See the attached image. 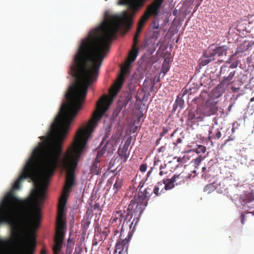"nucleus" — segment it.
Masks as SVG:
<instances>
[{
  "instance_id": "obj_1",
  "label": "nucleus",
  "mask_w": 254,
  "mask_h": 254,
  "mask_svg": "<svg viewBox=\"0 0 254 254\" xmlns=\"http://www.w3.org/2000/svg\"><path fill=\"white\" fill-rule=\"evenodd\" d=\"M43 152L40 142L0 203V224L12 226V236L21 243L18 254H30L36 245L34 232L41 215L40 209L34 204L45 199L48 187L42 178Z\"/></svg>"
},
{
  "instance_id": "obj_2",
  "label": "nucleus",
  "mask_w": 254,
  "mask_h": 254,
  "mask_svg": "<svg viewBox=\"0 0 254 254\" xmlns=\"http://www.w3.org/2000/svg\"><path fill=\"white\" fill-rule=\"evenodd\" d=\"M92 83H74L70 86L65 97L66 101L61 105L60 111L51 126L49 134L42 142V178L48 184V179L58 168L66 171L63 191L69 193L75 184L74 172L88 140L95 128V122L77 131L72 143L61 157L63 142L69 126L82 109L89 86Z\"/></svg>"
},
{
  "instance_id": "obj_3",
  "label": "nucleus",
  "mask_w": 254,
  "mask_h": 254,
  "mask_svg": "<svg viewBox=\"0 0 254 254\" xmlns=\"http://www.w3.org/2000/svg\"><path fill=\"white\" fill-rule=\"evenodd\" d=\"M130 64H127L121 68V73L119 75L117 81L113 88L110 91L109 93L112 96L110 97L107 95L102 96L96 104V109L92 114L91 119L89 121L91 123V121L95 122V126L97 127L98 122L103 116L104 113L108 109V108L113 101V98L116 96L121 88L125 81V74L128 73Z\"/></svg>"
},
{
  "instance_id": "obj_4",
  "label": "nucleus",
  "mask_w": 254,
  "mask_h": 254,
  "mask_svg": "<svg viewBox=\"0 0 254 254\" xmlns=\"http://www.w3.org/2000/svg\"><path fill=\"white\" fill-rule=\"evenodd\" d=\"M147 204L145 201L142 200L136 196L130 201L126 211L129 215V220L133 218L129 224V229H132V231L134 230Z\"/></svg>"
},
{
  "instance_id": "obj_5",
  "label": "nucleus",
  "mask_w": 254,
  "mask_h": 254,
  "mask_svg": "<svg viewBox=\"0 0 254 254\" xmlns=\"http://www.w3.org/2000/svg\"><path fill=\"white\" fill-rule=\"evenodd\" d=\"M128 213L125 210H117L114 212L110 220L109 225L115 228V235L121 232V234L124 230V228L129 227V220Z\"/></svg>"
},
{
  "instance_id": "obj_6",
  "label": "nucleus",
  "mask_w": 254,
  "mask_h": 254,
  "mask_svg": "<svg viewBox=\"0 0 254 254\" xmlns=\"http://www.w3.org/2000/svg\"><path fill=\"white\" fill-rule=\"evenodd\" d=\"M236 73V71L230 69V67L226 64L222 66L220 68V74L223 75V78L218 86H226L232 84V81Z\"/></svg>"
},
{
  "instance_id": "obj_7",
  "label": "nucleus",
  "mask_w": 254,
  "mask_h": 254,
  "mask_svg": "<svg viewBox=\"0 0 254 254\" xmlns=\"http://www.w3.org/2000/svg\"><path fill=\"white\" fill-rule=\"evenodd\" d=\"M130 239V235L125 239H119L116 244L114 252L118 253V254H127Z\"/></svg>"
},
{
  "instance_id": "obj_8",
  "label": "nucleus",
  "mask_w": 254,
  "mask_h": 254,
  "mask_svg": "<svg viewBox=\"0 0 254 254\" xmlns=\"http://www.w3.org/2000/svg\"><path fill=\"white\" fill-rule=\"evenodd\" d=\"M164 0H154L147 8L146 12L149 16H157L159 14L160 8Z\"/></svg>"
},
{
  "instance_id": "obj_9",
  "label": "nucleus",
  "mask_w": 254,
  "mask_h": 254,
  "mask_svg": "<svg viewBox=\"0 0 254 254\" xmlns=\"http://www.w3.org/2000/svg\"><path fill=\"white\" fill-rule=\"evenodd\" d=\"M203 115L198 116L197 114L194 115V117L199 119V121H202L204 117L210 116L216 113L218 110V107L216 104H212L208 106L203 107Z\"/></svg>"
},
{
  "instance_id": "obj_10",
  "label": "nucleus",
  "mask_w": 254,
  "mask_h": 254,
  "mask_svg": "<svg viewBox=\"0 0 254 254\" xmlns=\"http://www.w3.org/2000/svg\"><path fill=\"white\" fill-rule=\"evenodd\" d=\"M145 0H119V5H127L129 8L136 9L143 5Z\"/></svg>"
},
{
  "instance_id": "obj_11",
  "label": "nucleus",
  "mask_w": 254,
  "mask_h": 254,
  "mask_svg": "<svg viewBox=\"0 0 254 254\" xmlns=\"http://www.w3.org/2000/svg\"><path fill=\"white\" fill-rule=\"evenodd\" d=\"M129 143L126 142L122 147L120 146L118 150V154L124 162H126L129 155V151L128 148Z\"/></svg>"
},
{
  "instance_id": "obj_12",
  "label": "nucleus",
  "mask_w": 254,
  "mask_h": 254,
  "mask_svg": "<svg viewBox=\"0 0 254 254\" xmlns=\"http://www.w3.org/2000/svg\"><path fill=\"white\" fill-rule=\"evenodd\" d=\"M153 194V186H148L145 188L143 190H139L137 196L139 198H140L142 200L145 201L147 203L148 198Z\"/></svg>"
},
{
  "instance_id": "obj_13",
  "label": "nucleus",
  "mask_w": 254,
  "mask_h": 254,
  "mask_svg": "<svg viewBox=\"0 0 254 254\" xmlns=\"http://www.w3.org/2000/svg\"><path fill=\"white\" fill-rule=\"evenodd\" d=\"M64 237V235H61L59 232L58 234H56L54 239L55 244L53 248L54 254H58L61 251L62 247Z\"/></svg>"
},
{
  "instance_id": "obj_14",
  "label": "nucleus",
  "mask_w": 254,
  "mask_h": 254,
  "mask_svg": "<svg viewBox=\"0 0 254 254\" xmlns=\"http://www.w3.org/2000/svg\"><path fill=\"white\" fill-rule=\"evenodd\" d=\"M138 51V49L137 46H132L131 51L129 52L128 58L126 61L127 64H130L135 60L137 56Z\"/></svg>"
},
{
  "instance_id": "obj_15",
  "label": "nucleus",
  "mask_w": 254,
  "mask_h": 254,
  "mask_svg": "<svg viewBox=\"0 0 254 254\" xmlns=\"http://www.w3.org/2000/svg\"><path fill=\"white\" fill-rule=\"evenodd\" d=\"M105 240L104 236L101 234V231L98 228L95 229L94 239L92 242L93 246H97L99 242Z\"/></svg>"
},
{
  "instance_id": "obj_16",
  "label": "nucleus",
  "mask_w": 254,
  "mask_h": 254,
  "mask_svg": "<svg viewBox=\"0 0 254 254\" xmlns=\"http://www.w3.org/2000/svg\"><path fill=\"white\" fill-rule=\"evenodd\" d=\"M185 174V172H182L178 175H174L173 176V178L175 180L176 185H181L185 182L188 178V177Z\"/></svg>"
},
{
  "instance_id": "obj_17",
  "label": "nucleus",
  "mask_w": 254,
  "mask_h": 254,
  "mask_svg": "<svg viewBox=\"0 0 254 254\" xmlns=\"http://www.w3.org/2000/svg\"><path fill=\"white\" fill-rule=\"evenodd\" d=\"M69 194V193L63 191L61 197L59 200L58 208H60L61 209H63V208L64 209Z\"/></svg>"
},
{
  "instance_id": "obj_18",
  "label": "nucleus",
  "mask_w": 254,
  "mask_h": 254,
  "mask_svg": "<svg viewBox=\"0 0 254 254\" xmlns=\"http://www.w3.org/2000/svg\"><path fill=\"white\" fill-rule=\"evenodd\" d=\"M228 47L226 46H223L221 47H217L214 49L215 55L218 57L223 56V55H226L228 51Z\"/></svg>"
},
{
  "instance_id": "obj_19",
  "label": "nucleus",
  "mask_w": 254,
  "mask_h": 254,
  "mask_svg": "<svg viewBox=\"0 0 254 254\" xmlns=\"http://www.w3.org/2000/svg\"><path fill=\"white\" fill-rule=\"evenodd\" d=\"M164 184V189L165 190H169L173 188L175 186V180L173 177L171 179H167L163 180Z\"/></svg>"
},
{
  "instance_id": "obj_20",
  "label": "nucleus",
  "mask_w": 254,
  "mask_h": 254,
  "mask_svg": "<svg viewBox=\"0 0 254 254\" xmlns=\"http://www.w3.org/2000/svg\"><path fill=\"white\" fill-rule=\"evenodd\" d=\"M65 225V223L64 220L57 219V228L56 234H58L59 232L61 235H64V229Z\"/></svg>"
},
{
  "instance_id": "obj_21",
  "label": "nucleus",
  "mask_w": 254,
  "mask_h": 254,
  "mask_svg": "<svg viewBox=\"0 0 254 254\" xmlns=\"http://www.w3.org/2000/svg\"><path fill=\"white\" fill-rule=\"evenodd\" d=\"M213 129V127H211L209 129V131H208L209 134H208V139L209 140H211L212 139H215V138L219 139L221 137V133L220 131H219V130H217V132L215 135L212 134Z\"/></svg>"
},
{
  "instance_id": "obj_22",
  "label": "nucleus",
  "mask_w": 254,
  "mask_h": 254,
  "mask_svg": "<svg viewBox=\"0 0 254 254\" xmlns=\"http://www.w3.org/2000/svg\"><path fill=\"white\" fill-rule=\"evenodd\" d=\"M170 162H169L167 164H164V165H161L160 167V172L159 175L162 176L164 175L168 174L169 172H171V170H169V164Z\"/></svg>"
},
{
  "instance_id": "obj_23",
  "label": "nucleus",
  "mask_w": 254,
  "mask_h": 254,
  "mask_svg": "<svg viewBox=\"0 0 254 254\" xmlns=\"http://www.w3.org/2000/svg\"><path fill=\"white\" fill-rule=\"evenodd\" d=\"M203 56H205V58H208V59H213V61L215 59L214 57L216 55H215L214 49L210 47L208 50L204 52Z\"/></svg>"
},
{
  "instance_id": "obj_24",
  "label": "nucleus",
  "mask_w": 254,
  "mask_h": 254,
  "mask_svg": "<svg viewBox=\"0 0 254 254\" xmlns=\"http://www.w3.org/2000/svg\"><path fill=\"white\" fill-rule=\"evenodd\" d=\"M91 172L94 174L99 175L100 173V169L99 164L93 163L91 167Z\"/></svg>"
},
{
  "instance_id": "obj_25",
  "label": "nucleus",
  "mask_w": 254,
  "mask_h": 254,
  "mask_svg": "<svg viewBox=\"0 0 254 254\" xmlns=\"http://www.w3.org/2000/svg\"><path fill=\"white\" fill-rule=\"evenodd\" d=\"M122 184V179L117 178L116 182L113 186V189L115 190V193H116L118 191L119 189L121 188Z\"/></svg>"
},
{
  "instance_id": "obj_26",
  "label": "nucleus",
  "mask_w": 254,
  "mask_h": 254,
  "mask_svg": "<svg viewBox=\"0 0 254 254\" xmlns=\"http://www.w3.org/2000/svg\"><path fill=\"white\" fill-rule=\"evenodd\" d=\"M215 190V187L213 184H209L205 186L203 189V191L206 192L207 194H209L214 191Z\"/></svg>"
},
{
  "instance_id": "obj_27",
  "label": "nucleus",
  "mask_w": 254,
  "mask_h": 254,
  "mask_svg": "<svg viewBox=\"0 0 254 254\" xmlns=\"http://www.w3.org/2000/svg\"><path fill=\"white\" fill-rule=\"evenodd\" d=\"M149 15L146 12L144 13V14L141 16L138 24H141L144 26V23L148 20L149 17Z\"/></svg>"
},
{
  "instance_id": "obj_28",
  "label": "nucleus",
  "mask_w": 254,
  "mask_h": 254,
  "mask_svg": "<svg viewBox=\"0 0 254 254\" xmlns=\"http://www.w3.org/2000/svg\"><path fill=\"white\" fill-rule=\"evenodd\" d=\"M212 61L213 59H208V58H205V56H203V57L202 58L200 62V64L202 66H204Z\"/></svg>"
},
{
  "instance_id": "obj_29",
  "label": "nucleus",
  "mask_w": 254,
  "mask_h": 254,
  "mask_svg": "<svg viewBox=\"0 0 254 254\" xmlns=\"http://www.w3.org/2000/svg\"><path fill=\"white\" fill-rule=\"evenodd\" d=\"M180 95H178L177 98L176 100V104L177 106H179L180 107H183L184 104V101L182 98V97H180Z\"/></svg>"
},
{
  "instance_id": "obj_30",
  "label": "nucleus",
  "mask_w": 254,
  "mask_h": 254,
  "mask_svg": "<svg viewBox=\"0 0 254 254\" xmlns=\"http://www.w3.org/2000/svg\"><path fill=\"white\" fill-rule=\"evenodd\" d=\"M206 151V147L205 146L201 145H199L195 149V152L196 153H204Z\"/></svg>"
},
{
  "instance_id": "obj_31",
  "label": "nucleus",
  "mask_w": 254,
  "mask_h": 254,
  "mask_svg": "<svg viewBox=\"0 0 254 254\" xmlns=\"http://www.w3.org/2000/svg\"><path fill=\"white\" fill-rule=\"evenodd\" d=\"M199 111V110L197 108V109L195 111V112L193 113H191L189 115V119L190 120H199L198 118L194 117V115L196 114L197 115L198 112Z\"/></svg>"
},
{
  "instance_id": "obj_32",
  "label": "nucleus",
  "mask_w": 254,
  "mask_h": 254,
  "mask_svg": "<svg viewBox=\"0 0 254 254\" xmlns=\"http://www.w3.org/2000/svg\"><path fill=\"white\" fill-rule=\"evenodd\" d=\"M64 208H63V209H60V208H58V215L57 219L64 220Z\"/></svg>"
},
{
  "instance_id": "obj_33",
  "label": "nucleus",
  "mask_w": 254,
  "mask_h": 254,
  "mask_svg": "<svg viewBox=\"0 0 254 254\" xmlns=\"http://www.w3.org/2000/svg\"><path fill=\"white\" fill-rule=\"evenodd\" d=\"M110 229L108 227H105L104 230L101 232V234L104 236V239H106V237L108 236L110 233Z\"/></svg>"
},
{
  "instance_id": "obj_34",
  "label": "nucleus",
  "mask_w": 254,
  "mask_h": 254,
  "mask_svg": "<svg viewBox=\"0 0 254 254\" xmlns=\"http://www.w3.org/2000/svg\"><path fill=\"white\" fill-rule=\"evenodd\" d=\"M202 161V158L200 156L196 157L195 159H193L192 162L193 163L194 165L198 166Z\"/></svg>"
},
{
  "instance_id": "obj_35",
  "label": "nucleus",
  "mask_w": 254,
  "mask_h": 254,
  "mask_svg": "<svg viewBox=\"0 0 254 254\" xmlns=\"http://www.w3.org/2000/svg\"><path fill=\"white\" fill-rule=\"evenodd\" d=\"M139 34H140V33H137V32H136V33L135 34L134 38H133V46H137V45L138 44V38L139 37Z\"/></svg>"
},
{
  "instance_id": "obj_36",
  "label": "nucleus",
  "mask_w": 254,
  "mask_h": 254,
  "mask_svg": "<svg viewBox=\"0 0 254 254\" xmlns=\"http://www.w3.org/2000/svg\"><path fill=\"white\" fill-rule=\"evenodd\" d=\"M159 190L160 188H159V187H153V193H154L156 196H158L162 193L160 192V191L159 192Z\"/></svg>"
},
{
  "instance_id": "obj_37",
  "label": "nucleus",
  "mask_w": 254,
  "mask_h": 254,
  "mask_svg": "<svg viewBox=\"0 0 254 254\" xmlns=\"http://www.w3.org/2000/svg\"><path fill=\"white\" fill-rule=\"evenodd\" d=\"M156 187H159V188H160V192H164L163 191L164 189V181L163 182H160L157 183V185L155 186Z\"/></svg>"
},
{
  "instance_id": "obj_38",
  "label": "nucleus",
  "mask_w": 254,
  "mask_h": 254,
  "mask_svg": "<svg viewBox=\"0 0 254 254\" xmlns=\"http://www.w3.org/2000/svg\"><path fill=\"white\" fill-rule=\"evenodd\" d=\"M147 165L146 164H142L139 167V170L141 172H145L147 169Z\"/></svg>"
},
{
  "instance_id": "obj_39",
  "label": "nucleus",
  "mask_w": 254,
  "mask_h": 254,
  "mask_svg": "<svg viewBox=\"0 0 254 254\" xmlns=\"http://www.w3.org/2000/svg\"><path fill=\"white\" fill-rule=\"evenodd\" d=\"M240 88V87L239 86H238V87L232 86L231 88V89L233 93H236L238 91V90H239Z\"/></svg>"
},
{
  "instance_id": "obj_40",
  "label": "nucleus",
  "mask_w": 254,
  "mask_h": 254,
  "mask_svg": "<svg viewBox=\"0 0 254 254\" xmlns=\"http://www.w3.org/2000/svg\"><path fill=\"white\" fill-rule=\"evenodd\" d=\"M105 150L103 148L100 151L98 152L97 156H98L101 158L103 156V155L105 153Z\"/></svg>"
},
{
  "instance_id": "obj_41",
  "label": "nucleus",
  "mask_w": 254,
  "mask_h": 254,
  "mask_svg": "<svg viewBox=\"0 0 254 254\" xmlns=\"http://www.w3.org/2000/svg\"><path fill=\"white\" fill-rule=\"evenodd\" d=\"M168 132V129L165 128V127L163 128L162 131L160 133L161 137L163 136L165 134H166Z\"/></svg>"
},
{
  "instance_id": "obj_42",
  "label": "nucleus",
  "mask_w": 254,
  "mask_h": 254,
  "mask_svg": "<svg viewBox=\"0 0 254 254\" xmlns=\"http://www.w3.org/2000/svg\"><path fill=\"white\" fill-rule=\"evenodd\" d=\"M245 214H242L240 216V220H241V223L243 225H244L245 224Z\"/></svg>"
},
{
  "instance_id": "obj_43",
  "label": "nucleus",
  "mask_w": 254,
  "mask_h": 254,
  "mask_svg": "<svg viewBox=\"0 0 254 254\" xmlns=\"http://www.w3.org/2000/svg\"><path fill=\"white\" fill-rule=\"evenodd\" d=\"M143 27V25H142L141 24H138L137 29L136 32L140 33V32H141Z\"/></svg>"
},
{
  "instance_id": "obj_44",
  "label": "nucleus",
  "mask_w": 254,
  "mask_h": 254,
  "mask_svg": "<svg viewBox=\"0 0 254 254\" xmlns=\"http://www.w3.org/2000/svg\"><path fill=\"white\" fill-rule=\"evenodd\" d=\"M238 66V64L234 63L232 64L230 66H228V67H230V69H233L236 67H237Z\"/></svg>"
},
{
  "instance_id": "obj_45",
  "label": "nucleus",
  "mask_w": 254,
  "mask_h": 254,
  "mask_svg": "<svg viewBox=\"0 0 254 254\" xmlns=\"http://www.w3.org/2000/svg\"><path fill=\"white\" fill-rule=\"evenodd\" d=\"M100 204L98 203H96L94 205V210H99L100 209Z\"/></svg>"
},
{
  "instance_id": "obj_46",
  "label": "nucleus",
  "mask_w": 254,
  "mask_h": 254,
  "mask_svg": "<svg viewBox=\"0 0 254 254\" xmlns=\"http://www.w3.org/2000/svg\"><path fill=\"white\" fill-rule=\"evenodd\" d=\"M100 158H101L100 157L97 156L95 159L94 163H96L97 164H99L100 162Z\"/></svg>"
},
{
  "instance_id": "obj_47",
  "label": "nucleus",
  "mask_w": 254,
  "mask_h": 254,
  "mask_svg": "<svg viewBox=\"0 0 254 254\" xmlns=\"http://www.w3.org/2000/svg\"><path fill=\"white\" fill-rule=\"evenodd\" d=\"M199 110V111L197 113V115L199 116V115H203V110H201L200 108H197Z\"/></svg>"
},
{
  "instance_id": "obj_48",
  "label": "nucleus",
  "mask_w": 254,
  "mask_h": 254,
  "mask_svg": "<svg viewBox=\"0 0 254 254\" xmlns=\"http://www.w3.org/2000/svg\"><path fill=\"white\" fill-rule=\"evenodd\" d=\"M182 142V139L181 138H179L177 139L176 142L175 143V144H177Z\"/></svg>"
},
{
  "instance_id": "obj_49",
  "label": "nucleus",
  "mask_w": 254,
  "mask_h": 254,
  "mask_svg": "<svg viewBox=\"0 0 254 254\" xmlns=\"http://www.w3.org/2000/svg\"><path fill=\"white\" fill-rule=\"evenodd\" d=\"M239 82H240V84L238 86H239L240 87L243 84V82L242 81V79H238V80H237Z\"/></svg>"
},
{
  "instance_id": "obj_50",
  "label": "nucleus",
  "mask_w": 254,
  "mask_h": 254,
  "mask_svg": "<svg viewBox=\"0 0 254 254\" xmlns=\"http://www.w3.org/2000/svg\"><path fill=\"white\" fill-rule=\"evenodd\" d=\"M143 184H142V183L140 182V184L138 185V188H140V190H142L141 189L143 187Z\"/></svg>"
},
{
  "instance_id": "obj_51",
  "label": "nucleus",
  "mask_w": 254,
  "mask_h": 254,
  "mask_svg": "<svg viewBox=\"0 0 254 254\" xmlns=\"http://www.w3.org/2000/svg\"><path fill=\"white\" fill-rule=\"evenodd\" d=\"M254 43L250 42L247 45V49H248L250 47H251L252 44H253Z\"/></svg>"
},
{
  "instance_id": "obj_52",
  "label": "nucleus",
  "mask_w": 254,
  "mask_h": 254,
  "mask_svg": "<svg viewBox=\"0 0 254 254\" xmlns=\"http://www.w3.org/2000/svg\"><path fill=\"white\" fill-rule=\"evenodd\" d=\"M152 172V171L151 170H150L148 172H147V177H148L150 175V174Z\"/></svg>"
},
{
  "instance_id": "obj_53",
  "label": "nucleus",
  "mask_w": 254,
  "mask_h": 254,
  "mask_svg": "<svg viewBox=\"0 0 254 254\" xmlns=\"http://www.w3.org/2000/svg\"><path fill=\"white\" fill-rule=\"evenodd\" d=\"M47 252L45 250H43L41 252V254H46Z\"/></svg>"
},
{
  "instance_id": "obj_54",
  "label": "nucleus",
  "mask_w": 254,
  "mask_h": 254,
  "mask_svg": "<svg viewBox=\"0 0 254 254\" xmlns=\"http://www.w3.org/2000/svg\"><path fill=\"white\" fill-rule=\"evenodd\" d=\"M250 101H251V102H253V101H254V97H253V98H252L251 99Z\"/></svg>"
},
{
  "instance_id": "obj_55",
  "label": "nucleus",
  "mask_w": 254,
  "mask_h": 254,
  "mask_svg": "<svg viewBox=\"0 0 254 254\" xmlns=\"http://www.w3.org/2000/svg\"><path fill=\"white\" fill-rule=\"evenodd\" d=\"M202 171L204 172L205 170H206V168L203 167L202 168Z\"/></svg>"
},
{
  "instance_id": "obj_56",
  "label": "nucleus",
  "mask_w": 254,
  "mask_h": 254,
  "mask_svg": "<svg viewBox=\"0 0 254 254\" xmlns=\"http://www.w3.org/2000/svg\"><path fill=\"white\" fill-rule=\"evenodd\" d=\"M160 140V138L158 139L157 140V142H158Z\"/></svg>"
},
{
  "instance_id": "obj_57",
  "label": "nucleus",
  "mask_w": 254,
  "mask_h": 254,
  "mask_svg": "<svg viewBox=\"0 0 254 254\" xmlns=\"http://www.w3.org/2000/svg\"><path fill=\"white\" fill-rule=\"evenodd\" d=\"M167 71H168V69H167L165 71H163V72H167Z\"/></svg>"
},
{
  "instance_id": "obj_58",
  "label": "nucleus",
  "mask_w": 254,
  "mask_h": 254,
  "mask_svg": "<svg viewBox=\"0 0 254 254\" xmlns=\"http://www.w3.org/2000/svg\"><path fill=\"white\" fill-rule=\"evenodd\" d=\"M232 105L229 107V109H231Z\"/></svg>"
},
{
  "instance_id": "obj_59",
  "label": "nucleus",
  "mask_w": 254,
  "mask_h": 254,
  "mask_svg": "<svg viewBox=\"0 0 254 254\" xmlns=\"http://www.w3.org/2000/svg\"><path fill=\"white\" fill-rule=\"evenodd\" d=\"M116 253H115V252H114V254H116Z\"/></svg>"
}]
</instances>
